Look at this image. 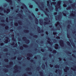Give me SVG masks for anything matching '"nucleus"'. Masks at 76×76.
I'll return each instance as SVG.
<instances>
[{"mask_svg":"<svg viewBox=\"0 0 76 76\" xmlns=\"http://www.w3.org/2000/svg\"><path fill=\"white\" fill-rule=\"evenodd\" d=\"M61 4V1H58L57 4V5L58 6L56 7L55 10L56 11H57L58 10V8L60 7V4Z\"/></svg>","mask_w":76,"mask_h":76,"instance_id":"nucleus-1","label":"nucleus"},{"mask_svg":"<svg viewBox=\"0 0 76 76\" xmlns=\"http://www.w3.org/2000/svg\"><path fill=\"white\" fill-rule=\"evenodd\" d=\"M60 45L61 47H63L64 46V42L63 40H61L60 41Z\"/></svg>","mask_w":76,"mask_h":76,"instance_id":"nucleus-2","label":"nucleus"},{"mask_svg":"<svg viewBox=\"0 0 76 76\" xmlns=\"http://www.w3.org/2000/svg\"><path fill=\"white\" fill-rule=\"evenodd\" d=\"M69 70V68L68 66L65 67V69H64V70L65 72H67V70Z\"/></svg>","mask_w":76,"mask_h":76,"instance_id":"nucleus-3","label":"nucleus"},{"mask_svg":"<svg viewBox=\"0 0 76 76\" xmlns=\"http://www.w3.org/2000/svg\"><path fill=\"white\" fill-rule=\"evenodd\" d=\"M10 9H7V11H6V10H4V12H6V13L8 14V13H9V12H10Z\"/></svg>","mask_w":76,"mask_h":76,"instance_id":"nucleus-4","label":"nucleus"},{"mask_svg":"<svg viewBox=\"0 0 76 76\" xmlns=\"http://www.w3.org/2000/svg\"><path fill=\"white\" fill-rule=\"evenodd\" d=\"M59 45L58 44H55V48L56 49V50H57L58 48Z\"/></svg>","mask_w":76,"mask_h":76,"instance_id":"nucleus-5","label":"nucleus"},{"mask_svg":"<svg viewBox=\"0 0 76 76\" xmlns=\"http://www.w3.org/2000/svg\"><path fill=\"white\" fill-rule=\"evenodd\" d=\"M7 2H8V3H10V4L11 5L12 4V0H5Z\"/></svg>","mask_w":76,"mask_h":76,"instance_id":"nucleus-6","label":"nucleus"},{"mask_svg":"<svg viewBox=\"0 0 76 76\" xmlns=\"http://www.w3.org/2000/svg\"><path fill=\"white\" fill-rule=\"evenodd\" d=\"M6 38L7 39L5 40V41L4 42H5V43H7L8 42V39H9V37H7Z\"/></svg>","mask_w":76,"mask_h":76,"instance_id":"nucleus-7","label":"nucleus"},{"mask_svg":"<svg viewBox=\"0 0 76 76\" xmlns=\"http://www.w3.org/2000/svg\"><path fill=\"white\" fill-rule=\"evenodd\" d=\"M40 29H41L40 27L39 26H38L37 30H38L39 33H40L41 32V30H40Z\"/></svg>","mask_w":76,"mask_h":76,"instance_id":"nucleus-8","label":"nucleus"},{"mask_svg":"<svg viewBox=\"0 0 76 76\" xmlns=\"http://www.w3.org/2000/svg\"><path fill=\"white\" fill-rule=\"evenodd\" d=\"M42 67L43 69H45V64H43Z\"/></svg>","mask_w":76,"mask_h":76,"instance_id":"nucleus-9","label":"nucleus"},{"mask_svg":"<svg viewBox=\"0 0 76 76\" xmlns=\"http://www.w3.org/2000/svg\"><path fill=\"white\" fill-rule=\"evenodd\" d=\"M66 44H67L68 45V46H69V47H71V45L70 44V42H69L68 41L66 42Z\"/></svg>","mask_w":76,"mask_h":76,"instance_id":"nucleus-10","label":"nucleus"},{"mask_svg":"<svg viewBox=\"0 0 76 76\" xmlns=\"http://www.w3.org/2000/svg\"><path fill=\"white\" fill-rule=\"evenodd\" d=\"M35 20L36 24H38V20L37 18H36Z\"/></svg>","mask_w":76,"mask_h":76,"instance_id":"nucleus-11","label":"nucleus"},{"mask_svg":"<svg viewBox=\"0 0 76 76\" xmlns=\"http://www.w3.org/2000/svg\"><path fill=\"white\" fill-rule=\"evenodd\" d=\"M57 24H56V26H57L58 25H59V26H61V25H60V22H59V21H58L57 22Z\"/></svg>","mask_w":76,"mask_h":76,"instance_id":"nucleus-12","label":"nucleus"},{"mask_svg":"<svg viewBox=\"0 0 76 76\" xmlns=\"http://www.w3.org/2000/svg\"><path fill=\"white\" fill-rule=\"evenodd\" d=\"M40 75V76H43V72H42L40 71L39 72Z\"/></svg>","mask_w":76,"mask_h":76,"instance_id":"nucleus-13","label":"nucleus"},{"mask_svg":"<svg viewBox=\"0 0 76 76\" xmlns=\"http://www.w3.org/2000/svg\"><path fill=\"white\" fill-rule=\"evenodd\" d=\"M44 25H47L49 24V23L48 22H45L43 23Z\"/></svg>","mask_w":76,"mask_h":76,"instance_id":"nucleus-14","label":"nucleus"},{"mask_svg":"<svg viewBox=\"0 0 76 76\" xmlns=\"http://www.w3.org/2000/svg\"><path fill=\"white\" fill-rule=\"evenodd\" d=\"M40 22L39 23L40 25H42L43 23V21H42V20H40Z\"/></svg>","mask_w":76,"mask_h":76,"instance_id":"nucleus-15","label":"nucleus"},{"mask_svg":"<svg viewBox=\"0 0 76 76\" xmlns=\"http://www.w3.org/2000/svg\"><path fill=\"white\" fill-rule=\"evenodd\" d=\"M72 12L71 13V15H70V16H75V14H74L73 13V12H74V11H72Z\"/></svg>","mask_w":76,"mask_h":76,"instance_id":"nucleus-16","label":"nucleus"},{"mask_svg":"<svg viewBox=\"0 0 76 76\" xmlns=\"http://www.w3.org/2000/svg\"><path fill=\"white\" fill-rule=\"evenodd\" d=\"M53 54H56L57 53V51L56 50H53Z\"/></svg>","mask_w":76,"mask_h":76,"instance_id":"nucleus-17","label":"nucleus"},{"mask_svg":"<svg viewBox=\"0 0 76 76\" xmlns=\"http://www.w3.org/2000/svg\"><path fill=\"white\" fill-rule=\"evenodd\" d=\"M18 23L19 25H22V21H21L20 20H19L18 21Z\"/></svg>","mask_w":76,"mask_h":76,"instance_id":"nucleus-18","label":"nucleus"},{"mask_svg":"<svg viewBox=\"0 0 76 76\" xmlns=\"http://www.w3.org/2000/svg\"><path fill=\"white\" fill-rule=\"evenodd\" d=\"M24 32H26L27 33H28L29 32V30H24Z\"/></svg>","mask_w":76,"mask_h":76,"instance_id":"nucleus-19","label":"nucleus"},{"mask_svg":"<svg viewBox=\"0 0 76 76\" xmlns=\"http://www.w3.org/2000/svg\"><path fill=\"white\" fill-rule=\"evenodd\" d=\"M71 70H73V71H76V69L74 68L71 67Z\"/></svg>","mask_w":76,"mask_h":76,"instance_id":"nucleus-20","label":"nucleus"},{"mask_svg":"<svg viewBox=\"0 0 76 76\" xmlns=\"http://www.w3.org/2000/svg\"><path fill=\"white\" fill-rule=\"evenodd\" d=\"M4 61H5V62H8V61H9V59L7 58H5L4 59Z\"/></svg>","mask_w":76,"mask_h":76,"instance_id":"nucleus-21","label":"nucleus"},{"mask_svg":"<svg viewBox=\"0 0 76 76\" xmlns=\"http://www.w3.org/2000/svg\"><path fill=\"white\" fill-rule=\"evenodd\" d=\"M12 36H13V37H12V39L13 40V41H15V37H14V35H12Z\"/></svg>","mask_w":76,"mask_h":76,"instance_id":"nucleus-22","label":"nucleus"},{"mask_svg":"<svg viewBox=\"0 0 76 76\" xmlns=\"http://www.w3.org/2000/svg\"><path fill=\"white\" fill-rule=\"evenodd\" d=\"M28 56L29 57H31V56H32V54L31 53H29L28 55Z\"/></svg>","mask_w":76,"mask_h":76,"instance_id":"nucleus-23","label":"nucleus"},{"mask_svg":"<svg viewBox=\"0 0 76 76\" xmlns=\"http://www.w3.org/2000/svg\"><path fill=\"white\" fill-rule=\"evenodd\" d=\"M23 47H28V45H27L26 44H24L23 45Z\"/></svg>","mask_w":76,"mask_h":76,"instance_id":"nucleus-24","label":"nucleus"},{"mask_svg":"<svg viewBox=\"0 0 76 76\" xmlns=\"http://www.w3.org/2000/svg\"><path fill=\"white\" fill-rule=\"evenodd\" d=\"M28 5L29 6V7H30L31 9H32V8L33 7V5H30V4H29Z\"/></svg>","mask_w":76,"mask_h":76,"instance_id":"nucleus-25","label":"nucleus"},{"mask_svg":"<svg viewBox=\"0 0 76 76\" xmlns=\"http://www.w3.org/2000/svg\"><path fill=\"white\" fill-rule=\"evenodd\" d=\"M47 6H48V7H49V6H50V4H49V1H47Z\"/></svg>","mask_w":76,"mask_h":76,"instance_id":"nucleus-26","label":"nucleus"},{"mask_svg":"<svg viewBox=\"0 0 76 76\" xmlns=\"http://www.w3.org/2000/svg\"><path fill=\"white\" fill-rule=\"evenodd\" d=\"M53 4L54 5V4H56V2H52L51 3V5H52V4Z\"/></svg>","mask_w":76,"mask_h":76,"instance_id":"nucleus-27","label":"nucleus"},{"mask_svg":"<svg viewBox=\"0 0 76 76\" xmlns=\"http://www.w3.org/2000/svg\"><path fill=\"white\" fill-rule=\"evenodd\" d=\"M71 9V7L69 6L68 8H66V10H69V9Z\"/></svg>","mask_w":76,"mask_h":76,"instance_id":"nucleus-28","label":"nucleus"},{"mask_svg":"<svg viewBox=\"0 0 76 76\" xmlns=\"http://www.w3.org/2000/svg\"><path fill=\"white\" fill-rule=\"evenodd\" d=\"M48 44H49L50 45H52V42H51L50 41H48Z\"/></svg>","mask_w":76,"mask_h":76,"instance_id":"nucleus-29","label":"nucleus"},{"mask_svg":"<svg viewBox=\"0 0 76 76\" xmlns=\"http://www.w3.org/2000/svg\"><path fill=\"white\" fill-rule=\"evenodd\" d=\"M17 15L18 16H19L20 17H21L22 16V14H21L19 13L17 14Z\"/></svg>","mask_w":76,"mask_h":76,"instance_id":"nucleus-30","label":"nucleus"},{"mask_svg":"<svg viewBox=\"0 0 76 76\" xmlns=\"http://www.w3.org/2000/svg\"><path fill=\"white\" fill-rule=\"evenodd\" d=\"M20 50H23V46H20Z\"/></svg>","mask_w":76,"mask_h":76,"instance_id":"nucleus-31","label":"nucleus"},{"mask_svg":"<svg viewBox=\"0 0 76 76\" xmlns=\"http://www.w3.org/2000/svg\"><path fill=\"white\" fill-rule=\"evenodd\" d=\"M67 36L68 38H70V35H69V34H67Z\"/></svg>","mask_w":76,"mask_h":76,"instance_id":"nucleus-32","label":"nucleus"},{"mask_svg":"<svg viewBox=\"0 0 76 76\" xmlns=\"http://www.w3.org/2000/svg\"><path fill=\"white\" fill-rule=\"evenodd\" d=\"M29 42H30L29 40L28 39H27V40L26 43V44H29Z\"/></svg>","mask_w":76,"mask_h":76,"instance_id":"nucleus-33","label":"nucleus"},{"mask_svg":"<svg viewBox=\"0 0 76 76\" xmlns=\"http://www.w3.org/2000/svg\"><path fill=\"white\" fill-rule=\"evenodd\" d=\"M75 6V4H71V7H73L74 6Z\"/></svg>","mask_w":76,"mask_h":76,"instance_id":"nucleus-34","label":"nucleus"},{"mask_svg":"<svg viewBox=\"0 0 76 76\" xmlns=\"http://www.w3.org/2000/svg\"><path fill=\"white\" fill-rule=\"evenodd\" d=\"M48 48L49 50H50V51H52L53 50H52L51 49V47H49V48Z\"/></svg>","mask_w":76,"mask_h":76,"instance_id":"nucleus-35","label":"nucleus"},{"mask_svg":"<svg viewBox=\"0 0 76 76\" xmlns=\"http://www.w3.org/2000/svg\"><path fill=\"white\" fill-rule=\"evenodd\" d=\"M52 56H53V54H52V55L50 54L49 56V57H50V58H51L52 57Z\"/></svg>","mask_w":76,"mask_h":76,"instance_id":"nucleus-36","label":"nucleus"},{"mask_svg":"<svg viewBox=\"0 0 76 76\" xmlns=\"http://www.w3.org/2000/svg\"><path fill=\"white\" fill-rule=\"evenodd\" d=\"M17 59L18 60H21V59H22V57H20L19 58H17Z\"/></svg>","mask_w":76,"mask_h":76,"instance_id":"nucleus-37","label":"nucleus"},{"mask_svg":"<svg viewBox=\"0 0 76 76\" xmlns=\"http://www.w3.org/2000/svg\"><path fill=\"white\" fill-rule=\"evenodd\" d=\"M44 12L45 14L47 16H49V15H48V14L46 13V12L44 11Z\"/></svg>","mask_w":76,"mask_h":76,"instance_id":"nucleus-38","label":"nucleus"},{"mask_svg":"<svg viewBox=\"0 0 76 76\" xmlns=\"http://www.w3.org/2000/svg\"><path fill=\"white\" fill-rule=\"evenodd\" d=\"M34 38H38V36L37 35H34L33 36Z\"/></svg>","mask_w":76,"mask_h":76,"instance_id":"nucleus-39","label":"nucleus"},{"mask_svg":"<svg viewBox=\"0 0 76 76\" xmlns=\"http://www.w3.org/2000/svg\"><path fill=\"white\" fill-rule=\"evenodd\" d=\"M63 6H64V7H67V5L66 4H64L63 5Z\"/></svg>","mask_w":76,"mask_h":76,"instance_id":"nucleus-40","label":"nucleus"},{"mask_svg":"<svg viewBox=\"0 0 76 76\" xmlns=\"http://www.w3.org/2000/svg\"><path fill=\"white\" fill-rule=\"evenodd\" d=\"M53 35H56V34H57V33L56 32H53Z\"/></svg>","mask_w":76,"mask_h":76,"instance_id":"nucleus-41","label":"nucleus"},{"mask_svg":"<svg viewBox=\"0 0 76 76\" xmlns=\"http://www.w3.org/2000/svg\"><path fill=\"white\" fill-rule=\"evenodd\" d=\"M48 18H44V20H45V21L47 20H48Z\"/></svg>","mask_w":76,"mask_h":76,"instance_id":"nucleus-42","label":"nucleus"},{"mask_svg":"<svg viewBox=\"0 0 76 76\" xmlns=\"http://www.w3.org/2000/svg\"><path fill=\"white\" fill-rule=\"evenodd\" d=\"M13 63L12 61L10 62V66H12V64H13Z\"/></svg>","mask_w":76,"mask_h":76,"instance_id":"nucleus-43","label":"nucleus"},{"mask_svg":"<svg viewBox=\"0 0 76 76\" xmlns=\"http://www.w3.org/2000/svg\"><path fill=\"white\" fill-rule=\"evenodd\" d=\"M5 29H7L8 28H9V26H6L5 27Z\"/></svg>","mask_w":76,"mask_h":76,"instance_id":"nucleus-44","label":"nucleus"},{"mask_svg":"<svg viewBox=\"0 0 76 76\" xmlns=\"http://www.w3.org/2000/svg\"><path fill=\"white\" fill-rule=\"evenodd\" d=\"M15 25L16 26H17L18 25V23H15Z\"/></svg>","mask_w":76,"mask_h":76,"instance_id":"nucleus-45","label":"nucleus"},{"mask_svg":"<svg viewBox=\"0 0 76 76\" xmlns=\"http://www.w3.org/2000/svg\"><path fill=\"white\" fill-rule=\"evenodd\" d=\"M35 11L36 12H38V10H39L38 8H35Z\"/></svg>","mask_w":76,"mask_h":76,"instance_id":"nucleus-46","label":"nucleus"},{"mask_svg":"<svg viewBox=\"0 0 76 76\" xmlns=\"http://www.w3.org/2000/svg\"><path fill=\"white\" fill-rule=\"evenodd\" d=\"M8 51V49L7 48H6L4 49V51L6 52Z\"/></svg>","mask_w":76,"mask_h":76,"instance_id":"nucleus-47","label":"nucleus"},{"mask_svg":"<svg viewBox=\"0 0 76 76\" xmlns=\"http://www.w3.org/2000/svg\"><path fill=\"white\" fill-rule=\"evenodd\" d=\"M57 14V12H54L53 13V15H56Z\"/></svg>","mask_w":76,"mask_h":76,"instance_id":"nucleus-48","label":"nucleus"},{"mask_svg":"<svg viewBox=\"0 0 76 76\" xmlns=\"http://www.w3.org/2000/svg\"><path fill=\"white\" fill-rule=\"evenodd\" d=\"M1 25H2V26H6V24L4 23L1 24Z\"/></svg>","mask_w":76,"mask_h":76,"instance_id":"nucleus-49","label":"nucleus"},{"mask_svg":"<svg viewBox=\"0 0 76 76\" xmlns=\"http://www.w3.org/2000/svg\"><path fill=\"white\" fill-rule=\"evenodd\" d=\"M72 57H74V58L76 57V56H75V54H72Z\"/></svg>","mask_w":76,"mask_h":76,"instance_id":"nucleus-50","label":"nucleus"},{"mask_svg":"<svg viewBox=\"0 0 76 76\" xmlns=\"http://www.w3.org/2000/svg\"><path fill=\"white\" fill-rule=\"evenodd\" d=\"M41 51L42 52H44V50L43 49H41Z\"/></svg>","mask_w":76,"mask_h":76,"instance_id":"nucleus-51","label":"nucleus"},{"mask_svg":"<svg viewBox=\"0 0 76 76\" xmlns=\"http://www.w3.org/2000/svg\"><path fill=\"white\" fill-rule=\"evenodd\" d=\"M6 21L7 22H9V21H8V18H6Z\"/></svg>","mask_w":76,"mask_h":76,"instance_id":"nucleus-52","label":"nucleus"},{"mask_svg":"<svg viewBox=\"0 0 76 76\" xmlns=\"http://www.w3.org/2000/svg\"><path fill=\"white\" fill-rule=\"evenodd\" d=\"M50 67H53V65L50 64V65H49Z\"/></svg>","mask_w":76,"mask_h":76,"instance_id":"nucleus-53","label":"nucleus"},{"mask_svg":"<svg viewBox=\"0 0 76 76\" xmlns=\"http://www.w3.org/2000/svg\"><path fill=\"white\" fill-rule=\"evenodd\" d=\"M70 26H71L70 24H69L68 25L67 27L68 28H70Z\"/></svg>","mask_w":76,"mask_h":76,"instance_id":"nucleus-54","label":"nucleus"},{"mask_svg":"<svg viewBox=\"0 0 76 76\" xmlns=\"http://www.w3.org/2000/svg\"><path fill=\"white\" fill-rule=\"evenodd\" d=\"M63 14L64 16H66V14L65 13H63Z\"/></svg>","mask_w":76,"mask_h":76,"instance_id":"nucleus-55","label":"nucleus"},{"mask_svg":"<svg viewBox=\"0 0 76 76\" xmlns=\"http://www.w3.org/2000/svg\"><path fill=\"white\" fill-rule=\"evenodd\" d=\"M56 39H60V37H59V36H57V37H56Z\"/></svg>","mask_w":76,"mask_h":76,"instance_id":"nucleus-56","label":"nucleus"},{"mask_svg":"<svg viewBox=\"0 0 76 76\" xmlns=\"http://www.w3.org/2000/svg\"><path fill=\"white\" fill-rule=\"evenodd\" d=\"M55 68H57V67H59V66L57 65H55Z\"/></svg>","mask_w":76,"mask_h":76,"instance_id":"nucleus-57","label":"nucleus"},{"mask_svg":"<svg viewBox=\"0 0 76 76\" xmlns=\"http://www.w3.org/2000/svg\"><path fill=\"white\" fill-rule=\"evenodd\" d=\"M4 70H5V71L6 72H7L8 70L7 69H4Z\"/></svg>","mask_w":76,"mask_h":76,"instance_id":"nucleus-58","label":"nucleus"},{"mask_svg":"<svg viewBox=\"0 0 76 76\" xmlns=\"http://www.w3.org/2000/svg\"><path fill=\"white\" fill-rule=\"evenodd\" d=\"M26 39V37H23V39Z\"/></svg>","mask_w":76,"mask_h":76,"instance_id":"nucleus-59","label":"nucleus"},{"mask_svg":"<svg viewBox=\"0 0 76 76\" xmlns=\"http://www.w3.org/2000/svg\"><path fill=\"white\" fill-rule=\"evenodd\" d=\"M15 45V42H12V44H11V45Z\"/></svg>","mask_w":76,"mask_h":76,"instance_id":"nucleus-60","label":"nucleus"},{"mask_svg":"<svg viewBox=\"0 0 76 76\" xmlns=\"http://www.w3.org/2000/svg\"><path fill=\"white\" fill-rule=\"evenodd\" d=\"M0 15H1L2 16H3L4 15V14L2 13H0Z\"/></svg>","mask_w":76,"mask_h":76,"instance_id":"nucleus-61","label":"nucleus"},{"mask_svg":"<svg viewBox=\"0 0 76 76\" xmlns=\"http://www.w3.org/2000/svg\"><path fill=\"white\" fill-rule=\"evenodd\" d=\"M23 6L24 7H26V5H25V4H23Z\"/></svg>","mask_w":76,"mask_h":76,"instance_id":"nucleus-62","label":"nucleus"},{"mask_svg":"<svg viewBox=\"0 0 76 76\" xmlns=\"http://www.w3.org/2000/svg\"><path fill=\"white\" fill-rule=\"evenodd\" d=\"M68 54H72V53L69 51H68Z\"/></svg>","mask_w":76,"mask_h":76,"instance_id":"nucleus-63","label":"nucleus"},{"mask_svg":"<svg viewBox=\"0 0 76 76\" xmlns=\"http://www.w3.org/2000/svg\"><path fill=\"white\" fill-rule=\"evenodd\" d=\"M4 45V43H1L0 45H1V46H2V45Z\"/></svg>","mask_w":76,"mask_h":76,"instance_id":"nucleus-64","label":"nucleus"}]
</instances>
